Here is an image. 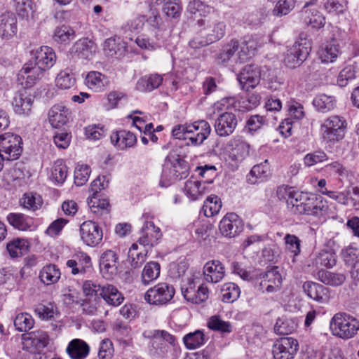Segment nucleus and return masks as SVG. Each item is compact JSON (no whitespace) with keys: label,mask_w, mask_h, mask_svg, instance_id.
I'll return each instance as SVG.
<instances>
[{"label":"nucleus","mask_w":359,"mask_h":359,"mask_svg":"<svg viewBox=\"0 0 359 359\" xmlns=\"http://www.w3.org/2000/svg\"><path fill=\"white\" fill-rule=\"evenodd\" d=\"M287 204L291 205V211L297 215H312L321 218L328 212L327 202L322 198H309L298 193L289 192Z\"/></svg>","instance_id":"f257e3e1"},{"label":"nucleus","mask_w":359,"mask_h":359,"mask_svg":"<svg viewBox=\"0 0 359 359\" xmlns=\"http://www.w3.org/2000/svg\"><path fill=\"white\" fill-rule=\"evenodd\" d=\"M330 329L334 336L349 339L357 335L359 331V320L346 313H337L330 321Z\"/></svg>","instance_id":"f03ea898"},{"label":"nucleus","mask_w":359,"mask_h":359,"mask_svg":"<svg viewBox=\"0 0 359 359\" xmlns=\"http://www.w3.org/2000/svg\"><path fill=\"white\" fill-rule=\"evenodd\" d=\"M199 273L191 274L182 280L181 291L184 298L193 304H201L209 297V290L204 284H201L196 290V285L199 283Z\"/></svg>","instance_id":"7ed1b4c3"},{"label":"nucleus","mask_w":359,"mask_h":359,"mask_svg":"<svg viewBox=\"0 0 359 359\" xmlns=\"http://www.w3.org/2000/svg\"><path fill=\"white\" fill-rule=\"evenodd\" d=\"M346 122L339 116H330L320 126L322 138L330 142L341 140L345 135Z\"/></svg>","instance_id":"20e7f679"},{"label":"nucleus","mask_w":359,"mask_h":359,"mask_svg":"<svg viewBox=\"0 0 359 359\" xmlns=\"http://www.w3.org/2000/svg\"><path fill=\"white\" fill-rule=\"evenodd\" d=\"M22 152V140L20 136L6 133L0 135V156L4 161H15Z\"/></svg>","instance_id":"39448f33"},{"label":"nucleus","mask_w":359,"mask_h":359,"mask_svg":"<svg viewBox=\"0 0 359 359\" xmlns=\"http://www.w3.org/2000/svg\"><path fill=\"white\" fill-rule=\"evenodd\" d=\"M175 293V290L172 285L160 283L146 292L144 299L150 304L165 305L172 299Z\"/></svg>","instance_id":"423d86ee"},{"label":"nucleus","mask_w":359,"mask_h":359,"mask_svg":"<svg viewBox=\"0 0 359 359\" xmlns=\"http://www.w3.org/2000/svg\"><path fill=\"white\" fill-rule=\"evenodd\" d=\"M200 27H203L202 34L207 36L212 43L224 36L225 25L215 17H207L198 21Z\"/></svg>","instance_id":"0eeeda50"},{"label":"nucleus","mask_w":359,"mask_h":359,"mask_svg":"<svg viewBox=\"0 0 359 359\" xmlns=\"http://www.w3.org/2000/svg\"><path fill=\"white\" fill-rule=\"evenodd\" d=\"M299 349L297 339L292 337H283L277 340L273 347L274 359H293Z\"/></svg>","instance_id":"6e6552de"},{"label":"nucleus","mask_w":359,"mask_h":359,"mask_svg":"<svg viewBox=\"0 0 359 359\" xmlns=\"http://www.w3.org/2000/svg\"><path fill=\"white\" fill-rule=\"evenodd\" d=\"M242 219L235 213H227L220 221L219 229L222 236L234 238L243 230Z\"/></svg>","instance_id":"1a4fd4ad"},{"label":"nucleus","mask_w":359,"mask_h":359,"mask_svg":"<svg viewBox=\"0 0 359 359\" xmlns=\"http://www.w3.org/2000/svg\"><path fill=\"white\" fill-rule=\"evenodd\" d=\"M311 48L306 46V43L296 42L290 49L287 50L285 63L290 68H295L299 66L306 60L309 55Z\"/></svg>","instance_id":"9d476101"},{"label":"nucleus","mask_w":359,"mask_h":359,"mask_svg":"<svg viewBox=\"0 0 359 359\" xmlns=\"http://www.w3.org/2000/svg\"><path fill=\"white\" fill-rule=\"evenodd\" d=\"M43 76V72L36 65L25 64L18 74V81L25 89L33 87Z\"/></svg>","instance_id":"9b49d317"},{"label":"nucleus","mask_w":359,"mask_h":359,"mask_svg":"<svg viewBox=\"0 0 359 359\" xmlns=\"http://www.w3.org/2000/svg\"><path fill=\"white\" fill-rule=\"evenodd\" d=\"M237 118L231 112H224L215 119L214 128L219 137H227L231 135L237 126Z\"/></svg>","instance_id":"f8f14e48"},{"label":"nucleus","mask_w":359,"mask_h":359,"mask_svg":"<svg viewBox=\"0 0 359 359\" xmlns=\"http://www.w3.org/2000/svg\"><path fill=\"white\" fill-rule=\"evenodd\" d=\"M82 241L88 246H95L102 239V231L97 224L92 221L84 222L80 226Z\"/></svg>","instance_id":"ddd939ff"},{"label":"nucleus","mask_w":359,"mask_h":359,"mask_svg":"<svg viewBox=\"0 0 359 359\" xmlns=\"http://www.w3.org/2000/svg\"><path fill=\"white\" fill-rule=\"evenodd\" d=\"M250 144L241 137L231 138L226 144L229 158L236 162H241L249 156Z\"/></svg>","instance_id":"4468645a"},{"label":"nucleus","mask_w":359,"mask_h":359,"mask_svg":"<svg viewBox=\"0 0 359 359\" xmlns=\"http://www.w3.org/2000/svg\"><path fill=\"white\" fill-rule=\"evenodd\" d=\"M238 79L242 88L248 91L259 84L260 70L255 65H248L241 71Z\"/></svg>","instance_id":"2eb2a0df"},{"label":"nucleus","mask_w":359,"mask_h":359,"mask_svg":"<svg viewBox=\"0 0 359 359\" xmlns=\"http://www.w3.org/2000/svg\"><path fill=\"white\" fill-rule=\"evenodd\" d=\"M161 236L159 227L156 226L153 222H146L141 229L137 242L143 247L151 249L157 244Z\"/></svg>","instance_id":"dca6fc26"},{"label":"nucleus","mask_w":359,"mask_h":359,"mask_svg":"<svg viewBox=\"0 0 359 359\" xmlns=\"http://www.w3.org/2000/svg\"><path fill=\"white\" fill-rule=\"evenodd\" d=\"M118 257L117 254L111 250L104 252L100 258V268L103 276L106 278H111L117 273Z\"/></svg>","instance_id":"f3484780"},{"label":"nucleus","mask_w":359,"mask_h":359,"mask_svg":"<svg viewBox=\"0 0 359 359\" xmlns=\"http://www.w3.org/2000/svg\"><path fill=\"white\" fill-rule=\"evenodd\" d=\"M34 98L25 90H18L12 100V107L15 114L28 116L32 110Z\"/></svg>","instance_id":"a211bd4d"},{"label":"nucleus","mask_w":359,"mask_h":359,"mask_svg":"<svg viewBox=\"0 0 359 359\" xmlns=\"http://www.w3.org/2000/svg\"><path fill=\"white\" fill-rule=\"evenodd\" d=\"M261 276V290H265L267 292H274L280 288L283 278L278 266L272 267Z\"/></svg>","instance_id":"6ab92c4d"},{"label":"nucleus","mask_w":359,"mask_h":359,"mask_svg":"<svg viewBox=\"0 0 359 359\" xmlns=\"http://www.w3.org/2000/svg\"><path fill=\"white\" fill-rule=\"evenodd\" d=\"M303 290L309 298L318 303L326 304L329 302V289L319 283L306 281L303 285Z\"/></svg>","instance_id":"aec40b11"},{"label":"nucleus","mask_w":359,"mask_h":359,"mask_svg":"<svg viewBox=\"0 0 359 359\" xmlns=\"http://www.w3.org/2000/svg\"><path fill=\"white\" fill-rule=\"evenodd\" d=\"M203 273L205 281L217 283L224 278L225 268L220 261L211 260L204 265Z\"/></svg>","instance_id":"412c9836"},{"label":"nucleus","mask_w":359,"mask_h":359,"mask_svg":"<svg viewBox=\"0 0 359 359\" xmlns=\"http://www.w3.org/2000/svg\"><path fill=\"white\" fill-rule=\"evenodd\" d=\"M36 64L43 72L46 69L52 67L56 61V55L53 49L49 46H41L34 53Z\"/></svg>","instance_id":"4be33fe9"},{"label":"nucleus","mask_w":359,"mask_h":359,"mask_svg":"<svg viewBox=\"0 0 359 359\" xmlns=\"http://www.w3.org/2000/svg\"><path fill=\"white\" fill-rule=\"evenodd\" d=\"M189 135L196 133V136L190 137L191 139V145L201 144L210 135L211 127L206 121L201 120L189 124Z\"/></svg>","instance_id":"5701e85b"},{"label":"nucleus","mask_w":359,"mask_h":359,"mask_svg":"<svg viewBox=\"0 0 359 359\" xmlns=\"http://www.w3.org/2000/svg\"><path fill=\"white\" fill-rule=\"evenodd\" d=\"M66 352L71 359H85L89 355L90 346L82 339H74L69 342Z\"/></svg>","instance_id":"b1692460"},{"label":"nucleus","mask_w":359,"mask_h":359,"mask_svg":"<svg viewBox=\"0 0 359 359\" xmlns=\"http://www.w3.org/2000/svg\"><path fill=\"white\" fill-rule=\"evenodd\" d=\"M111 142L118 149L133 147L137 142L136 136L127 130H119L111 135Z\"/></svg>","instance_id":"393cba45"},{"label":"nucleus","mask_w":359,"mask_h":359,"mask_svg":"<svg viewBox=\"0 0 359 359\" xmlns=\"http://www.w3.org/2000/svg\"><path fill=\"white\" fill-rule=\"evenodd\" d=\"M69 114V109L65 106L54 105L48 112L49 123L53 128H60L68 121Z\"/></svg>","instance_id":"a878e982"},{"label":"nucleus","mask_w":359,"mask_h":359,"mask_svg":"<svg viewBox=\"0 0 359 359\" xmlns=\"http://www.w3.org/2000/svg\"><path fill=\"white\" fill-rule=\"evenodd\" d=\"M172 351L171 346L158 337H154L151 340L148 350L149 355L154 359L167 358Z\"/></svg>","instance_id":"bb28decb"},{"label":"nucleus","mask_w":359,"mask_h":359,"mask_svg":"<svg viewBox=\"0 0 359 359\" xmlns=\"http://www.w3.org/2000/svg\"><path fill=\"white\" fill-rule=\"evenodd\" d=\"M23 340L27 344H30L38 351L46 347L49 343V337L43 330H37L23 335Z\"/></svg>","instance_id":"cd10ccee"},{"label":"nucleus","mask_w":359,"mask_h":359,"mask_svg":"<svg viewBox=\"0 0 359 359\" xmlns=\"http://www.w3.org/2000/svg\"><path fill=\"white\" fill-rule=\"evenodd\" d=\"M16 18L13 13H5L0 15V36L8 38L17 31Z\"/></svg>","instance_id":"c85d7f7f"},{"label":"nucleus","mask_w":359,"mask_h":359,"mask_svg":"<svg viewBox=\"0 0 359 359\" xmlns=\"http://www.w3.org/2000/svg\"><path fill=\"white\" fill-rule=\"evenodd\" d=\"M337 255L329 249H323L315 254L312 264L316 267L332 268L336 265Z\"/></svg>","instance_id":"c756f323"},{"label":"nucleus","mask_w":359,"mask_h":359,"mask_svg":"<svg viewBox=\"0 0 359 359\" xmlns=\"http://www.w3.org/2000/svg\"><path fill=\"white\" fill-rule=\"evenodd\" d=\"M341 55L339 45L334 41L325 45L318 52L319 59L322 63H333Z\"/></svg>","instance_id":"7c9ffc66"},{"label":"nucleus","mask_w":359,"mask_h":359,"mask_svg":"<svg viewBox=\"0 0 359 359\" xmlns=\"http://www.w3.org/2000/svg\"><path fill=\"white\" fill-rule=\"evenodd\" d=\"M341 257L344 264L351 267L352 273L359 275V250L353 246H348L341 250Z\"/></svg>","instance_id":"2f4dec72"},{"label":"nucleus","mask_w":359,"mask_h":359,"mask_svg":"<svg viewBox=\"0 0 359 359\" xmlns=\"http://www.w3.org/2000/svg\"><path fill=\"white\" fill-rule=\"evenodd\" d=\"M107 77L99 72H89L85 79L86 85L94 91L103 90L108 85Z\"/></svg>","instance_id":"473e14b6"},{"label":"nucleus","mask_w":359,"mask_h":359,"mask_svg":"<svg viewBox=\"0 0 359 359\" xmlns=\"http://www.w3.org/2000/svg\"><path fill=\"white\" fill-rule=\"evenodd\" d=\"M316 279L325 285L337 287L344 283L346 276L341 273H333L320 269L316 273Z\"/></svg>","instance_id":"72a5a7b5"},{"label":"nucleus","mask_w":359,"mask_h":359,"mask_svg":"<svg viewBox=\"0 0 359 359\" xmlns=\"http://www.w3.org/2000/svg\"><path fill=\"white\" fill-rule=\"evenodd\" d=\"M304 22L312 28L320 29L325 23V17L315 7L302 11Z\"/></svg>","instance_id":"f704fd0d"},{"label":"nucleus","mask_w":359,"mask_h":359,"mask_svg":"<svg viewBox=\"0 0 359 359\" xmlns=\"http://www.w3.org/2000/svg\"><path fill=\"white\" fill-rule=\"evenodd\" d=\"M163 78L159 74H151L140 79L136 83V89L140 92H150L158 88L162 83Z\"/></svg>","instance_id":"c9c22d12"},{"label":"nucleus","mask_w":359,"mask_h":359,"mask_svg":"<svg viewBox=\"0 0 359 359\" xmlns=\"http://www.w3.org/2000/svg\"><path fill=\"white\" fill-rule=\"evenodd\" d=\"M60 276V271L55 264H48L41 270L39 278L44 284L49 285L56 283Z\"/></svg>","instance_id":"e433bc0d"},{"label":"nucleus","mask_w":359,"mask_h":359,"mask_svg":"<svg viewBox=\"0 0 359 359\" xmlns=\"http://www.w3.org/2000/svg\"><path fill=\"white\" fill-rule=\"evenodd\" d=\"M138 250V244L133 243L129 249L128 262L133 269H138L146 262L148 250L144 249L141 252H137Z\"/></svg>","instance_id":"4c0bfd02"},{"label":"nucleus","mask_w":359,"mask_h":359,"mask_svg":"<svg viewBox=\"0 0 359 359\" xmlns=\"http://www.w3.org/2000/svg\"><path fill=\"white\" fill-rule=\"evenodd\" d=\"M20 203L23 208L35 211L41 207L43 199L41 195L36 192H28L23 194Z\"/></svg>","instance_id":"58836bf2"},{"label":"nucleus","mask_w":359,"mask_h":359,"mask_svg":"<svg viewBox=\"0 0 359 359\" xmlns=\"http://www.w3.org/2000/svg\"><path fill=\"white\" fill-rule=\"evenodd\" d=\"M184 190L189 198L195 201L199 196L205 193L206 186H204L201 182L189 179L185 182Z\"/></svg>","instance_id":"ea45409f"},{"label":"nucleus","mask_w":359,"mask_h":359,"mask_svg":"<svg viewBox=\"0 0 359 359\" xmlns=\"http://www.w3.org/2000/svg\"><path fill=\"white\" fill-rule=\"evenodd\" d=\"M161 266L156 262H148L142 272V283L147 285L157 279L160 275Z\"/></svg>","instance_id":"a19ab883"},{"label":"nucleus","mask_w":359,"mask_h":359,"mask_svg":"<svg viewBox=\"0 0 359 359\" xmlns=\"http://www.w3.org/2000/svg\"><path fill=\"white\" fill-rule=\"evenodd\" d=\"M313 104L318 111L326 113L335 107L336 100L332 96L321 94L313 99Z\"/></svg>","instance_id":"79ce46f5"},{"label":"nucleus","mask_w":359,"mask_h":359,"mask_svg":"<svg viewBox=\"0 0 359 359\" xmlns=\"http://www.w3.org/2000/svg\"><path fill=\"white\" fill-rule=\"evenodd\" d=\"M7 221L15 229L27 231L31 227V219L22 213H9Z\"/></svg>","instance_id":"37998d69"},{"label":"nucleus","mask_w":359,"mask_h":359,"mask_svg":"<svg viewBox=\"0 0 359 359\" xmlns=\"http://www.w3.org/2000/svg\"><path fill=\"white\" fill-rule=\"evenodd\" d=\"M183 341L187 349L194 350L205 344V334L201 330H196L186 334L183 338Z\"/></svg>","instance_id":"c03bdc74"},{"label":"nucleus","mask_w":359,"mask_h":359,"mask_svg":"<svg viewBox=\"0 0 359 359\" xmlns=\"http://www.w3.org/2000/svg\"><path fill=\"white\" fill-rule=\"evenodd\" d=\"M221 293L224 302L233 303L240 297L241 290L235 283H227L223 285Z\"/></svg>","instance_id":"a18cd8bd"},{"label":"nucleus","mask_w":359,"mask_h":359,"mask_svg":"<svg viewBox=\"0 0 359 359\" xmlns=\"http://www.w3.org/2000/svg\"><path fill=\"white\" fill-rule=\"evenodd\" d=\"M252 41H243L239 43V49L236 51V63H243L247 62L254 55L255 48Z\"/></svg>","instance_id":"49530a36"},{"label":"nucleus","mask_w":359,"mask_h":359,"mask_svg":"<svg viewBox=\"0 0 359 359\" xmlns=\"http://www.w3.org/2000/svg\"><path fill=\"white\" fill-rule=\"evenodd\" d=\"M169 162L172 165L174 175H175L177 180L186 178L189 175V166L188 163L178 157L170 159Z\"/></svg>","instance_id":"de8ad7c7"},{"label":"nucleus","mask_w":359,"mask_h":359,"mask_svg":"<svg viewBox=\"0 0 359 359\" xmlns=\"http://www.w3.org/2000/svg\"><path fill=\"white\" fill-rule=\"evenodd\" d=\"M222 201L220 198L215 195L209 196L204 203L203 210L206 217H212L220 211Z\"/></svg>","instance_id":"09e8293b"},{"label":"nucleus","mask_w":359,"mask_h":359,"mask_svg":"<svg viewBox=\"0 0 359 359\" xmlns=\"http://www.w3.org/2000/svg\"><path fill=\"white\" fill-rule=\"evenodd\" d=\"M239 49V42L238 41H231L225 46L222 51L219 54L217 59L219 63L224 64L231 58H236V51Z\"/></svg>","instance_id":"8fccbe9b"},{"label":"nucleus","mask_w":359,"mask_h":359,"mask_svg":"<svg viewBox=\"0 0 359 359\" xmlns=\"http://www.w3.org/2000/svg\"><path fill=\"white\" fill-rule=\"evenodd\" d=\"M76 79L70 69L62 70L55 79L56 86L60 89H69L74 86Z\"/></svg>","instance_id":"3c124183"},{"label":"nucleus","mask_w":359,"mask_h":359,"mask_svg":"<svg viewBox=\"0 0 359 359\" xmlns=\"http://www.w3.org/2000/svg\"><path fill=\"white\" fill-rule=\"evenodd\" d=\"M34 321L32 316L27 313H22L16 316L14 320V325L20 332H26L32 329Z\"/></svg>","instance_id":"603ef678"},{"label":"nucleus","mask_w":359,"mask_h":359,"mask_svg":"<svg viewBox=\"0 0 359 359\" xmlns=\"http://www.w3.org/2000/svg\"><path fill=\"white\" fill-rule=\"evenodd\" d=\"M267 160H266L264 163L255 165L252 167L250 172V177L248 179L251 183L255 184L257 182V180L263 181L266 178L269 172V166L267 165Z\"/></svg>","instance_id":"864d4df0"},{"label":"nucleus","mask_w":359,"mask_h":359,"mask_svg":"<svg viewBox=\"0 0 359 359\" xmlns=\"http://www.w3.org/2000/svg\"><path fill=\"white\" fill-rule=\"evenodd\" d=\"M175 181H177L174 171L172 169V165L168 161L163 166L162 174L159 181V186L161 187H168Z\"/></svg>","instance_id":"5fc2aeb1"},{"label":"nucleus","mask_w":359,"mask_h":359,"mask_svg":"<svg viewBox=\"0 0 359 359\" xmlns=\"http://www.w3.org/2000/svg\"><path fill=\"white\" fill-rule=\"evenodd\" d=\"M53 39L59 43H67L74 39V29L66 25L56 27L54 31Z\"/></svg>","instance_id":"6e6d98bb"},{"label":"nucleus","mask_w":359,"mask_h":359,"mask_svg":"<svg viewBox=\"0 0 359 359\" xmlns=\"http://www.w3.org/2000/svg\"><path fill=\"white\" fill-rule=\"evenodd\" d=\"M67 176V168L63 161H56L52 168V179L59 184H62L65 181Z\"/></svg>","instance_id":"4d7b16f0"},{"label":"nucleus","mask_w":359,"mask_h":359,"mask_svg":"<svg viewBox=\"0 0 359 359\" xmlns=\"http://www.w3.org/2000/svg\"><path fill=\"white\" fill-rule=\"evenodd\" d=\"M286 250L292 254L293 257L298 256L301 252V241L295 235L287 233L284 237Z\"/></svg>","instance_id":"13d9d810"},{"label":"nucleus","mask_w":359,"mask_h":359,"mask_svg":"<svg viewBox=\"0 0 359 359\" xmlns=\"http://www.w3.org/2000/svg\"><path fill=\"white\" fill-rule=\"evenodd\" d=\"M26 241L24 239H15L7 244L6 248L12 258L21 257L23 251L27 249Z\"/></svg>","instance_id":"bf43d9fd"},{"label":"nucleus","mask_w":359,"mask_h":359,"mask_svg":"<svg viewBox=\"0 0 359 359\" xmlns=\"http://www.w3.org/2000/svg\"><path fill=\"white\" fill-rule=\"evenodd\" d=\"M135 42L140 48L148 50H154L161 46L154 38L147 34L138 35Z\"/></svg>","instance_id":"052dcab7"},{"label":"nucleus","mask_w":359,"mask_h":359,"mask_svg":"<svg viewBox=\"0 0 359 359\" xmlns=\"http://www.w3.org/2000/svg\"><path fill=\"white\" fill-rule=\"evenodd\" d=\"M297 0H279L273 10V14L281 17L288 14L294 7Z\"/></svg>","instance_id":"680f3d73"},{"label":"nucleus","mask_w":359,"mask_h":359,"mask_svg":"<svg viewBox=\"0 0 359 359\" xmlns=\"http://www.w3.org/2000/svg\"><path fill=\"white\" fill-rule=\"evenodd\" d=\"M208 327L212 330L222 332H230L231 326L229 323L222 320L219 316H213L208 320Z\"/></svg>","instance_id":"e2e57ef3"},{"label":"nucleus","mask_w":359,"mask_h":359,"mask_svg":"<svg viewBox=\"0 0 359 359\" xmlns=\"http://www.w3.org/2000/svg\"><path fill=\"white\" fill-rule=\"evenodd\" d=\"M90 173V167L86 165H79L74 171V183L76 186L85 184Z\"/></svg>","instance_id":"0e129e2a"},{"label":"nucleus","mask_w":359,"mask_h":359,"mask_svg":"<svg viewBox=\"0 0 359 359\" xmlns=\"http://www.w3.org/2000/svg\"><path fill=\"white\" fill-rule=\"evenodd\" d=\"M165 14L172 18H177L180 15L182 6L180 0H166L163 7Z\"/></svg>","instance_id":"69168bd1"},{"label":"nucleus","mask_w":359,"mask_h":359,"mask_svg":"<svg viewBox=\"0 0 359 359\" xmlns=\"http://www.w3.org/2000/svg\"><path fill=\"white\" fill-rule=\"evenodd\" d=\"M101 285L92 280H86L83 284L85 298L100 299Z\"/></svg>","instance_id":"338daca9"},{"label":"nucleus","mask_w":359,"mask_h":359,"mask_svg":"<svg viewBox=\"0 0 359 359\" xmlns=\"http://www.w3.org/2000/svg\"><path fill=\"white\" fill-rule=\"evenodd\" d=\"M296 330V324L292 320H278L274 331L278 334H289Z\"/></svg>","instance_id":"774afa93"}]
</instances>
